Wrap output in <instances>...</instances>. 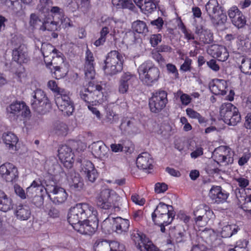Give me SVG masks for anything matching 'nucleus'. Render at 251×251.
<instances>
[{
    "label": "nucleus",
    "mask_w": 251,
    "mask_h": 251,
    "mask_svg": "<svg viewBox=\"0 0 251 251\" xmlns=\"http://www.w3.org/2000/svg\"><path fill=\"white\" fill-rule=\"evenodd\" d=\"M94 208L87 203H79L70 208L68 214V221L75 229V226L81 225L92 215L97 214Z\"/></svg>",
    "instance_id": "obj_1"
},
{
    "label": "nucleus",
    "mask_w": 251,
    "mask_h": 251,
    "mask_svg": "<svg viewBox=\"0 0 251 251\" xmlns=\"http://www.w3.org/2000/svg\"><path fill=\"white\" fill-rule=\"evenodd\" d=\"M138 72L140 80L145 84L151 86L158 81L160 71L151 61H147L139 66Z\"/></svg>",
    "instance_id": "obj_2"
},
{
    "label": "nucleus",
    "mask_w": 251,
    "mask_h": 251,
    "mask_svg": "<svg viewBox=\"0 0 251 251\" xmlns=\"http://www.w3.org/2000/svg\"><path fill=\"white\" fill-rule=\"evenodd\" d=\"M123 62L122 55L117 50H111L107 54L102 68L105 74L111 76L120 72Z\"/></svg>",
    "instance_id": "obj_3"
},
{
    "label": "nucleus",
    "mask_w": 251,
    "mask_h": 251,
    "mask_svg": "<svg viewBox=\"0 0 251 251\" xmlns=\"http://www.w3.org/2000/svg\"><path fill=\"white\" fill-rule=\"evenodd\" d=\"M205 10L211 23L214 25H219L226 23L227 16L217 0H209L206 4Z\"/></svg>",
    "instance_id": "obj_4"
},
{
    "label": "nucleus",
    "mask_w": 251,
    "mask_h": 251,
    "mask_svg": "<svg viewBox=\"0 0 251 251\" xmlns=\"http://www.w3.org/2000/svg\"><path fill=\"white\" fill-rule=\"evenodd\" d=\"M102 90V88L100 85L90 82L87 88H84L80 91L79 96L86 103L96 104L102 100L103 95Z\"/></svg>",
    "instance_id": "obj_5"
},
{
    "label": "nucleus",
    "mask_w": 251,
    "mask_h": 251,
    "mask_svg": "<svg viewBox=\"0 0 251 251\" xmlns=\"http://www.w3.org/2000/svg\"><path fill=\"white\" fill-rule=\"evenodd\" d=\"M220 114L224 122L230 126H235L241 121L238 108L229 102L222 104Z\"/></svg>",
    "instance_id": "obj_6"
},
{
    "label": "nucleus",
    "mask_w": 251,
    "mask_h": 251,
    "mask_svg": "<svg viewBox=\"0 0 251 251\" xmlns=\"http://www.w3.org/2000/svg\"><path fill=\"white\" fill-rule=\"evenodd\" d=\"M167 103V93L160 90L152 93L149 99V105L151 112L158 113L166 107Z\"/></svg>",
    "instance_id": "obj_7"
},
{
    "label": "nucleus",
    "mask_w": 251,
    "mask_h": 251,
    "mask_svg": "<svg viewBox=\"0 0 251 251\" xmlns=\"http://www.w3.org/2000/svg\"><path fill=\"white\" fill-rule=\"evenodd\" d=\"M234 194L239 206L251 214V189H236Z\"/></svg>",
    "instance_id": "obj_8"
},
{
    "label": "nucleus",
    "mask_w": 251,
    "mask_h": 251,
    "mask_svg": "<svg viewBox=\"0 0 251 251\" xmlns=\"http://www.w3.org/2000/svg\"><path fill=\"white\" fill-rule=\"evenodd\" d=\"M69 92L66 91L60 96L54 98V100L59 109L63 112L64 115L70 116L74 112L75 107L73 101L69 96Z\"/></svg>",
    "instance_id": "obj_9"
},
{
    "label": "nucleus",
    "mask_w": 251,
    "mask_h": 251,
    "mask_svg": "<svg viewBox=\"0 0 251 251\" xmlns=\"http://www.w3.org/2000/svg\"><path fill=\"white\" fill-rule=\"evenodd\" d=\"M45 190L50 200L56 204L64 203L67 199V192L61 187L57 185H47Z\"/></svg>",
    "instance_id": "obj_10"
},
{
    "label": "nucleus",
    "mask_w": 251,
    "mask_h": 251,
    "mask_svg": "<svg viewBox=\"0 0 251 251\" xmlns=\"http://www.w3.org/2000/svg\"><path fill=\"white\" fill-rule=\"evenodd\" d=\"M81 225L75 226V230L83 234L91 235L97 230L99 226V220L97 214L92 215Z\"/></svg>",
    "instance_id": "obj_11"
},
{
    "label": "nucleus",
    "mask_w": 251,
    "mask_h": 251,
    "mask_svg": "<svg viewBox=\"0 0 251 251\" xmlns=\"http://www.w3.org/2000/svg\"><path fill=\"white\" fill-rule=\"evenodd\" d=\"M6 111L10 117H18L20 115L27 117L30 111L29 107L24 101H15L11 103L6 108Z\"/></svg>",
    "instance_id": "obj_12"
},
{
    "label": "nucleus",
    "mask_w": 251,
    "mask_h": 251,
    "mask_svg": "<svg viewBox=\"0 0 251 251\" xmlns=\"http://www.w3.org/2000/svg\"><path fill=\"white\" fill-rule=\"evenodd\" d=\"M0 175L6 182H15L18 178V169L13 164L5 163L0 166Z\"/></svg>",
    "instance_id": "obj_13"
},
{
    "label": "nucleus",
    "mask_w": 251,
    "mask_h": 251,
    "mask_svg": "<svg viewBox=\"0 0 251 251\" xmlns=\"http://www.w3.org/2000/svg\"><path fill=\"white\" fill-rule=\"evenodd\" d=\"M137 81L136 76L129 72L123 73L119 80L118 91L120 94H126L129 87H132Z\"/></svg>",
    "instance_id": "obj_14"
},
{
    "label": "nucleus",
    "mask_w": 251,
    "mask_h": 251,
    "mask_svg": "<svg viewBox=\"0 0 251 251\" xmlns=\"http://www.w3.org/2000/svg\"><path fill=\"white\" fill-rule=\"evenodd\" d=\"M95 65V58L93 54L89 49H87L85 53L83 68L86 79L91 80L94 78L96 74Z\"/></svg>",
    "instance_id": "obj_15"
},
{
    "label": "nucleus",
    "mask_w": 251,
    "mask_h": 251,
    "mask_svg": "<svg viewBox=\"0 0 251 251\" xmlns=\"http://www.w3.org/2000/svg\"><path fill=\"white\" fill-rule=\"evenodd\" d=\"M213 154L216 159L220 162L226 164H231L233 162V153L231 149L224 146H221L216 148Z\"/></svg>",
    "instance_id": "obj_16"
},
{
    "label": "nucleus",
    "mask_w": 251,
    "mask_h": 251,
    "mask_svg": "<svg viewBox=\"0 0 251 251\" xmlns=\"http://www.w3.org/2000/svg\"><path fill=\"white\" fill-rule=\"evenodd\" d=\"M94 251H122L118 242H108L103 239H98L93 246Z\"/></svg>",
    "instance_id": "obj_17"
},
{
    "label": "nucleus",
    "mask_w": 251,
    "mask_h": 251,
    "mask_svg": "<svg viewBox=\"0 0 251 251\" xmlns=\"http://www.w3.org/2000/svg\"><path fill=\"white\" fill-rule=\"evenodd\" d=\"M111 192L113 191L109 189H104L101 191L97 200V204L99 207L108 209L112 206V199L114 196V193Z\"/></svg>",
    "instance_id": "obj_18"
},
{
    "label": "nucleus",
    "mask_w": 251,
    "mask_h": 251,
    "mask_svg": "<svg viewBox=\"0 0 251 251\" xmlns=\"http://www.w3.org/2000/svg\"><path fill=\"white\" fill-rule=\"evenodd\" d=\"M228 15L232 24L238 28L243 27L246 24L245 17L236 6L231 7L228 11Z\"/></svg>",
    "instance_id": "obj_19"
},
{
    "label": "nucleus",
    "mask_w": 251,
    "mask_h": 251,
    "mask_svg": "<svg viewBox=\"0 0 251 251\" xmlns=\"http://www.w3.org/2000/svg\"><path fill=\"white\" fill-rule=\"evenodd\" d=\"M229 193L220 186H213L210 190L209 196L214 203H220L226 201Z\"/></svg>",
    "instance_id": "obj_20"
},
{
    "label": "nucleus",
    "mask_w": 251,
    "mask_h": 251,
    "mask_svg": "<svg viewBox=\"0 0 251 251\" xmlns=\"http://www.w3.org/2000/svg\"><path fill=\"white\" fill-rule=\"evenodd\" d=\"M173 208L172 206L160 202L155 209V212H156L157 214L160 215L158 216L159 218L160 217H163V216L168 218V220L165 222L166 225L171 224L175 217V213L172 210Z\"/></svg>",
    "instance_id": "obj_21"
},
{
    "label": "nucleus",
    "mask_w": 251,
    "mask_h": 251,
    "mask_svg": "<svg viewBox=\"0 0 251 251\" xmlns=\"http://www.w3.org/2000/svg\"><path fill=\"white\" fill-rule=\"evenodd\" d=\"M210 91L216 95H225L227 92V83L224 79H214L209 84Z\"/></svg>",
    "instance_id": "obj_22"
},
{
    "label": "nucleus",
    "mask_w": 251,
    "mask_h": 251,
    "mask_svg": "<svg viewBox=\"0 0 251 251\" xmlns=\"http://www.w3.org/2000/svg\"><path fill=\"white\" fill-rule=\"evenodd\" d=\"M92 154L98 158L104 159L108 157V148L101 141L93 143L90 146Z\"/></svg>",
    "instance_id": "obj_23"
},
{
    "label": "nucleus",
    "mask_w": 251,
    "mask_h": 251,
    "mask_svg": "<svg viewBox=\"0 0 251 251\" xmlns=\"http://www.w3.org/2000/svg\"><path fill=\"white\" fill-rule=\"evenodd\" d=\"M58 156L63 163L71 164L73 162L74 153L71 147L66 145L60 146L58 150Z\"/></svg>",
    "instance_id": "obj_24"
},
{
    "label": "nucleus",
    "mask_w": 251,
    "mask_h": 251,
    "mask_svg": "<svg viewBox=\"0 0 251 251\" xmlns=\"http://www.w3.org/2000/svg\"><path fill=\"white\" fill-rule=\"evenodd\" d=\"M12 57L14 61L19 64L26 63L28 60L27 49L24 45H20L13 50Z\"/></svg>",
    "instance_id": "obj_25"
},
{
    "label": "nucleus",
    "mask_w": 251,
    "mask_h": 251,
    "mask_svg": "<svg viewBox=\"0 0 251 251\" xmlns=\"http://www.w3.org/2000/svg\"><path fill=\"white\" fill-rule=\"evenodd\" d=\"M67 179L70 187L75 190H80L82 189L83 182L79 175L74 170H70L68 174Z\"/></svg>",
    "instance_id": "obj_26"
},
{
    "label": "nucleus",
    "mask_w": 251,
    "mask_h": 251,
    "mask_svg": "<svg viewBox=\"0 0 251 251\" xmlns=\"http://www.w3.org/2000/svg\"><path fill=\"white\" fill-rule=\"evenodd\" d=\"M152 163L151 155L147 152L140 154L136 159L137 166L143 170L152 169Z\"/></svg>",
    "instance_id": "obj_27"
},
{
    "label": "nucleus",
    "mask_w": 251,
    "mask_h": 251,
    "mask_svg": "<svg viewBox=\"0 0 251 251\" xmlns=\"http://www.w3.org/2000/svg\"><path fill=\"white\" fill-rule=\"evenodd\" d=\"M129 225V221L127 219L117 217L113 220V229L118 234L126 232L128 230Z\"/></svg>",
    "instance_id": "obj_28"
},
{
    "label": "nucleus",
    "mask_w": 251,
    "mask_h": 251,
    "mask_svg": "<svg viewBox=\"0 0 251 251\" xmlns=\"http://www.w3.org/2000/svg\"><path fill=\"white\" fill-rule=\"evenodd\" d=\"M170 234L173 236V239L176 243H184L186 240V231L181 225H177L171 228Z\"/></svg>",
    "instance_id": "obj_29"
},
{
    "label": "nucleus",
    "mask_w": 251,
    "mask_h": 251,
    "mask_svg": "<svg viewBox=\"0 0 251 251\" xmlns=\"http://www.w3.org/2000/svg\"><path fill=\"white\" fill-rule=\"evenodd\" d=\"M14 214L17 219L20 221H26L30 217L31 210L28 205L20 204L17 205Z\"/></svg>",
    "instance_id": "obj_30"
},
{
    "label": "nucleus",
    "mask_w": 251,
    "mask_h": 251,
    "mask_svg": "<svg viewBox=\"0 0 251 251\" xmlns=\"http://www.w3.org/2000/svg\"><path fill=\"white\" fill-rule=\"evenodd\" d=\"M134 1L145 14L151 13L156 8V4L153 0H134Z\"/></svg>",
    "instance_id": "obj_31"
},
{
    "label": "nucleus",
    "mask_w": 251,
    "mask_h": 251,
    "mask_svg": "<svg viewBox=\"0 0 251 251\" xmlns=\"http://www.w3.org/2000/svg\"><path fill=\"white\" fill-rule=\"evenodd\" d=\"M45 189L39 180H34L31 185L26 188L27 198H31L34 196H38L37 194L41 193Z\"/></svg>",
    "instance_id": "obj_32"
},
{
    "label": "nucleus",
    "mask_w": 251,
    "mask_h": 251,
    "mask_svg": "<svg viewBox=\"0 0 251 251\" xmlns=\"http://www.w3.org/2000/svg\"><path fill=\"white\" fill-rule=\"evenodd\" d=\"M13 206L12 199L0 189V210L6 212L12 209Z\"/></svg>",
    "instance_id": "obj_33"
},
{
    "label": "nucleus",
    "mask_w": 251,
    "mask_h": 251,
    "mask_svg": "<svg viewBox=\"0 0 251 251\" xmlns=\"http://www.w3.org/2000/svg\"><path fill=\"white\" fill-rule=\"evenodd\" d=\"M41 50L44 57V61L46 63L49 58L55 55L58 51L50 43H44L42 44Z\"/></svg>",
    "instance_id": "obj_34"
},
{
    "label": "nucleus",
    "mask_w": 251,
    "mask_h": 251,
    "mask_svg": "<svg viewBox=\"0 0 251 251\" xmlns=\"http://www.w3.org/2000/svg\"><path fill=\"white\" fill-rule=\"evenodd\" d=\"M31 106L35 112L41 114L47 113L51 108V105L50 100L45 101V102H41L39 103L31 102Z\"/></svg>",
    "instance_id": "obj_35"
},
{
    "label": "nucleus",
    "mask_w": 251,
    "mask_h": 251,
    "mask_svg": "<svg viewBox=\"0 0 251 251\" xmlns=\"http://www.w3.org/2000/svg\"><path fill=\"white\" fill-rule=\"evenodd\" d=\"M130 238L137 248L143 243H145L147 238L144 234L137 228L132 229L130 232Z\"/></svg>",
    "instance_id": "obj_36"
},
{
    "label": "nucleus",
    "mask_w": 251,
    "mask_h": 251,
    "mask_svg": "<svg viewBox=\"0 0 251 251\" xmlns=\"http://www.w3.org/2000/svg\"><path fill=\"white\" fill-rule=\"evenodd\" d=\"M239 230L240 228L236 225L227 224L223 226L220 234L223 238H228L237 233Z\"/></svg>",
    "instance_id": "obj_37"
},
{
    "label": "nucleus",
    "mask_w": 251,
    "mask_h": 251,
    "mask_svg": "<svg viewBox=\"0 0 251 251\" xmlns=\"http://www.w3.org/2000/svg\"><path fill=\"white\" fill-rule=\"evenodd\" d=\"M3 142L9 149H13L16 147L18 139L17 137L11 132L4 133L2 135Z\"/></svg>",
    "instance_id": "obj_38"
},
{
    "label": "nucleus",
    "mask_w": 251,
    "mask_h": 251,
    "mask_svg": "<svg viewBox=\"0 0 251 251\" xmlns=\"http://www.w3.org/2000/svg\"><path fill=\"white\" fill-rule=\"evenodd\" d=\"M31 97L33 98L31 102L38 103L45 102V101L49 100L45 92L40 89H37L34 91L31 94Z\"/></svg>",
    "instance_id": "obj_39"
},
{
    "label": "nucleus",
    "mask_w": 251,
    "mask_h": 251,
    "mask_svg": "<svg viewBox=\"0 0 251 251\" xmlns=\"http://www.w3.org/2000/svg\"><path fill=\"white\" fill-rule=\"evenodd\" d=\"M58 22L47 19L44 21L40 27V29L43 31H55L59 28Z\"/></svg>",
    "instance_id": "obj_40"
},
{
    "label": "nucleus",
    "mask_w": 251,
    "mask_h": 251,
    "mask_svg": "<svg viewBox=\"0 0 251 251\" xmlns=\"http://www.w3.org/2000/svg\"><path fill=\"white\" fill-rule=\"evenodd\" d=\"M112 3L117 8H127L133 10L135 7L129 0H112Z\"/></svg>",
    "instance_id": "obj_41"
},
{
    "label": "nucleus",
    "mask_w": 251,
    "mask_h": 251,
    "mask_svg": "<svg viewBox=\"0 0 251 251\" xmlns=\"http://www.w3.org/2000/svg\"><path fill=\"white\" fill-rule=\"evenodd\" d=\"M239 60H241L240 69L241 72L245 74L251 75V59L241 56Z\"/></svg>",
    "instance_id": "obj_42"
},
{
    "label": "nucleus",
    "mask_w": 251,
    "mask_h": 251,
    "mask_svg": "<svg viewBox=\"0 0 251 251\" xmlns=\"http://www.w3.org/2000/svg\"><path fill=\"white\" fill-rule=\"evenodd\" d=\"M133 30L139 34H146L148 31V28L145 22L137 20L132 23Z\"/></svg>",
    "instance_id": "obj_43"
},
{
    "label": "nucleus",
    "mask_w": 251,
    "mask_h": 251,
    "mask_svg": "<svg viewBox=\"0 0 251 251\" xmlns=\"http://www.w3.org/2000/svg\"><path fill=\"white\" fill-rule=\"evenodd\" d=\"M64 61V58L62 55V53L57 51L55 55H52L51 58H49L48 61L46 64L47 66H49L50 65H52L53 66H61Z\"/></svg>",
    "instance_id": "obj_44"
},
{
    "label": "nucleus",
    "mask_w": 251,
    "mask_h": 251,
    "mask_svg": "<svg viewBox=\"0 0 251 251\" xmlns=\"http://www.w3.org/2000/svg\"><path fill=\"white\" fill-rule=\"evenodd\" d=\"M216 52L215 53L218 60L220 61L226 60L229 56L228 52L226 47L223 46H219L215 47Z\"/></svg>",
    "instance_id": "obj_45"
},
{
    "label": "nucleus",
    "mask_w": 251,
    "mask_h": 251,
    "mask_svg": "<svg viewBox=\"0 0 251 251\" xmlns=\"http://www.w3.org/2000/svg\"><path fill=\"white\" fill-rule=\"evenodd\" d=\"M186 111L189 117L192 119H198L200 124H205L207 121L204 117L192 108H188L186 109Z\"/></svg>",
    "instance_id": "obj_46"
},
{
    "label": "nucleus",
    "mask_w": 251,
    "mask_h": 251,
    "mask_svg": "<svg viewBox=\"0 0 251 251\" xmlns=\"http://www.w3.org/2000/svg\"><path fill=\"white\" fill-rule=\"evenodd\" d=\"M48 87L53 92L54 98H56L66 91L59 87L55 80H50L48 82Z\"/></svg>",
    "instance_id": "obj_47"
},
{
    "label": "nucleus",
    "mask_w": 251,
    "mask_h": 251,
    "mask_svg": "<svg viewBox=\"0 0 251 251\" xmlns=\"http://www.w3.org/2000/svg\"><path fill=\"white\" fill-rule=\"evenodd\" d=\"M50 11L51 16L53 18H56V19H58L61 21V23L63 22V20L65 16L63 9L58 6H52L50 9Z\"/></svg>",
    "instance_id": "obj_48"
},
{
    "label": "nucleus",
    "mask_w": 251,
    "mask_h": 251,
    "mask_svg": "<svg viewBox=\"0 0 251 251\" xmlns=\"http://www.w3.org/2000/svg\"><path fill=\"white\" fill-rule=\"evenodd\" d=\"M54 133L58 136H64L67 134V125L61 122L56 123L53 126Z\"/></svg>",
    "instance_id": "obj_49"
},
{
    "label": "nucleus",
    "mask_w": 251,
    "mask_h": 251,
    "mask_svg": "<svg viewBox=\"0 0 251 251\" xmlns=\"http://www.w3.org/2000/svg\"><path fill=\"white\" fill-rule=\"evenodd\" d=\"M105 25L103 26L100 32V37L106 40V36L112 28V24L113 22L110 18L105 20Z\"/></svg>",
    "instance_id": "obj_50"
},
{
    "label": "nucleus",
    "mask_w": 251,
    "mask_h": 251,
    "mask_svg": "<svg viewBox=\"0 0 251 251\" xmlns=\"http://www.w3.org/2000/svg\"><path fill=\"white\" fill-rule=\"evenodd\" d=\"M199 39L203 44H211L213 41V33L210 30L206 29L203 32V34L201 35Z\"/></svg>",
    "instance_id": "obj_51"
},
{
    "label": "nucleus",
    "mask_w": 251,
    "mask_h": 251,
    "mask_svg": "<svg viewBox=\"0 0 251 251\" xmlns=\"http://www.w3.org/2000/svg\"><path fill=\"white\" fill-rule=\"evenodd\" d=\"M201 237L206 242L209 243L215 238V234L214 231L211 229L205 228L201 233Z\"/></svg>",
    "instance_id": "obj_52"
},
{
    "label": "nucleus",
    "mask_w": 251,
    "mask_h": 251,
    "mask_svg": "<svg viewBox=\"0 0 251 251\" xmlns=\"http://www.w3.org/2000/svg\"><path fill=\"white\" fill-rule=\"evenodd\" d=\"M53 5L51 0H40L38 5V8L39 11L43 12H47L50 10V8Z\"/></svg>",
    "instance_id": "obj_53"
},
{
    "label": "nucleus",
    "mask_w": 251,
    "mask_h": 251,
    "mask_svg": "<svg viewBox=\"0 0 251 251\" xmlns=\"http://www.w3.org/2000/svg\"><path fill=\"white\" fill-rule=\"evenodd\" d=\"M141 251H159L158 249L151 241L146 239L145 243H143L138 248Z\"/></svg>",
    "instance_id": "obj_54"
},
{
    "label": "nucleus",
    "mask_w": 251,
    "mask_h": 251,
    "mask_svg": "<svg viewBox=\"0 0 251 251\" xmlns=\"http://www.w3.org/2000/svg\"><path fill=\"white\" fill-rule=\"evenodd\" d=\"M194 212H198L199 215H204L207 218H209V216H211L213 214V211L210 207L205 204L200 205L199 209Z\"/></svg>",
    "instance_id": "obj_55"
},
{
    "label": "nucleus",
    "mask_w": 251,
    "mask_h": 251,
    "mask_svg": "<svg viewBox=\"0 0 251 251\" xmlns=\"http://www.w3.org/2000/svg\"><path fill=\"white\" fill-rule=\"evenodd\" d=\"M95 169L93 164L90 161L84 160L82 162L81 167V172L82 174L85 175Z\"/></svg>",
    "instance_id": "obj_56"
},
{
    "label": "nucleus",
    "mask_w": 251,
    "mask_h": 251,
    "mask_svg": "<svg viewBox=\"0 0 251 251\" xmlns=\"http://www.w3.org/2000/svg\"><path fill=\"white\" fill-rule=\"evenodd\" d=\"M121 126L124 127L125 130L128 132H132L135 128L134 120H127L126 119L122 122Z\"/></svg>",
    "instance_id": "obj_57"
},
{
    "label": "nucleus",
    "mask_w": 251,
    "mask_h": 251,
    "mask_svg": "<svg viewBox=\"0 0 251 251\" xmlns=\"http://www.w3.org/2000/svg\"><path fill=\"white\" fill-rule=\"evenodd\" d=\"M43 22L35 14L32 13L30 15L29 25L33 28H36L38 25L40 27Z\"/></svg>",
    "instance_id": "obj_58"
},
{
    "label": "nucleus",
    "mask_w": 251,
    "mask_h": 251,
    "mask_svg": "<svg viewBox=\"0 0 251 251\" xmlns=\"http://www.w3.org/2000/svg\"><path fill=\"white\" fill-rule=\"evenodd\" d=\"M162 41V35L160 34H152L150 37V43L151 47H155Z\"/></svg>",
    "instance_id": "obj_59"
},
{
    "label": "nucleus",
    "mask_w": 251,
    "mask_h": 251,
    "mask_svg": "<svg viewBox=\"0 0 251 251\" xmlns=\"http://www.w3.org/2000/svg\"><path fill=\"white\" fill-rule=\"evenodd\" d=\"M177 95H180V99L183 105H187L191 102L192 99L188 94H183L181 91L179 90L177 92Z\"/></svg>",
    "instance_id": "obj_60"
},
{
    "label": "nucleus",
    "mask_w": 251,
    "mask_h": 251,
    "mask_svg": "<svg viewBox=\"0 0 251 251\" xmlns=\"http://www.w3.org/2000/svg\"><path fill=\"white\" fill-rule=\"evenodd\" d=\"M46 212L48 216L52 218H57L60 216L59 209L54 206H51L48 210H46Z\"/></svg>",
    "instance_id": "obj_61"
},
{
    "label": "nucleus",
    "mask_w": 251,
    "mask_h": 251,
    "mask_svg": "<svg viewBox=\"0 0 251 251\" xmlns=\"http://www.w3.org/2000/svg\"><path fill=\"white\" fill-rule=\"evenodd\" d=\"M150 24L154 28L160 31L162 29L164 25V21L162 18L158 17L154 20L151 21Z\"/></svg>",
    "instance_id": "obj_62"
},
{
    "label": "nucleus",
    "mask_w": 251,
    "mask_h": 251,
    "mask_svg": "<svg viewBox=\"0 0 251 251\" xmlns=\"http://www.w3.org/2000/svg\"><path fill=\"white\" fill-rule=\"evenodd\" d=\"M192 60L188 57H186L184 63L181 65L180 69L184 72L190 71L191 69Z\"/></svg>",
    "instance_id": "obj_63"
},
{
    "label": "nucleus",
    "mask_w": 251,
    "mask_h": 251,
    "mask_svg": "<svg viewBox=\"0 0 251 251\" xmlns=\"http://www.w3.org/2000/svg\"><path fill=\"white\" fill-rule=\"evenodd\" d=\"M168 189V186L165 183H157L155 185V191L157 193L165 192Z\"/></svg>",
    "instance_id": "obj_64"
}]
</instances>
